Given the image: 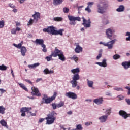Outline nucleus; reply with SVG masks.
<instances>
[{
  "mask_svg": "<svg viewBox=\"0 0 130 130\" xmlns=\"http://www.w3.org/2000/svg\"><path fill=\"white\" fill-rule=\"evenodd\" d=\"M57 115V113L54 111H53L51 113H49L47 115V117H46V118H40L39 119V123H42L45 119L47 120L46 124L48 125H51L54 123V121L56 119V116Z\"/></svg>",
  "mask_w": 130,
  "mask_h": 130,
  "instance_id": "obj_1",
  "label": "nucleus"
},
{
  "mask_svg": "<svg viewBox=\"0 0 130 130\" xmlns=\"http://www.w3.org/2000/svg\"><path fill=\"white\" fill-rule=\"evenodd\" d=\"M54 57H57L58 56L59 57V59L60 60L62 61H66V57L63 54V52L61 50H59L58 48H56L55 49V50H54Z\"/></svg>",
  "mask_w": 130,
  "mask_h": 130,
  "instance_id": "obj_2",
  "label": "nucleus"
},
{
  "mask_svg": "<svg viewBox=\"0 0 130 130\" xmlns=\"http://www.w3.org/2000/svg\"><path fill=\"white\" fill-rule=\"evenodd\" d=\"M57 96V92H54V95L51 97H48L47 95L44 94V97L42 98V100L45 101V104H50L53 102V101L55 100Z\"/></svg>",
  "mask_w": 130,
  "mask_h": 130,
  "instance_id": "obj_3",
  "label": "nucleus"
},
{
  "mask_svg": "<svg viewBox=\"0 0 130 130\" xmlns=\"http://www.w3.org/2000/svg\"><path fill=\"white\" fill-rule=\"evenodd\" d=\"M80 79V76L78 73L73 75L72 77V80L70 81V83L72 85V88H75L77 86V81Z\"/></svg>",
  "mask_w": 130,
  "mask_h": 130,
  "instance_id": "obj_4",
  "label": "nucleus"
},
{
  "mask_svg": "<svg viewBox=\"0 0 130 130\" xmlns=\"http://www.w3.org/2000/svg\"><path fill=\"white\" fill-rule=\"evenodd\" d=\"M116 41V39L112 40L107 43H104L102 42H100L99 43L100 45H103L105 47H107L109 50L112 49L113 47V45L115 44V42Z\"/></svg>",
  "mask_w": 130,
  "mask_h": 130,
  "instance_id": "obj_5",
  "label": "nucleus"
},
{
  "mask_svg": "<svg viewBox=\"0 0 130 130\" xmlns=\"http://www.w3.org/2000/svg\"><path fill=\"white\" fill-rule=\"evenodd\" d=\"M68 20L70 21V22H69L70 25H76L75 21H78L80 22L81 18L79 17H75L72 15H68Z\"/></svg>",
  "mask_w": 130,
  "mask_h": 130,
  "instance_id": "obj_6",
  "label": "nucleus"
},
{
  "mask_svg": "<svg viewBox=\"0 0 130 130\" xmlns=\"http://www.w3.org/2000/svg\"><path fill=\"white\" fill-rule=\"evenodd\" d=\"M108 7V4H104L103 6L101 5H98V12L100 13V14H103L106 11L107 8Z\"/></svg>",
  "mask_w": 130,
  "mask_h": 130,
  "instance_id": "obj_7",
  "label": "nucleus"
},
{
  "mask_svg": "<svg viewBox=\"0 0 130 130\" xmlns=\"http://www.w3.org/2000/svg\"><path fill=\"white\" fill-rule=\"evenodd\" d=\"M55 27L53 26H49L48 28H45L43 29V32L48 33L49 34H52L54 35V31H55Z\"/></svg>",
  "mask_w": 130,
  "mask_h": 130,
  "instance_id": "obj_8",
  "label": "nucleus"
},
{
  "mask_svg": "<svg viewBox=\"0 0 130 130\" xmlns=\"http://www.w3.org/2000/svg\"><path fill=\"white\" fill-rule=\"evenodd\" d=\"M31 90L32 91L31 92V94H32V96H36L38 97L41 96L42 95L40 93L39 89L37 87H36L35 86L32 87Z\"/></svg>",
  "mask_w": 130,
  "mask_h": 130,
  "instance_id": "obj_9",
  "label": "nucleus"
},
{
  "mask_svg": "<svg viewBox=\"0 0 130 130\" xmlns=\"http://www.w3.org/2000/svg\"><path fill=\"white\" fill-rule=\"evenodd\" d=\"M82 20L83 22V23H82V25H83L85 28H90V27H91V22L90 18L87 20L84 18V17H82Z\"/></svg>",
  "mask_w": 130,
  "mask_h": 130,
  "instance_id": "obj_10",
  "label": "nucleus"
},
{
  "mask_svg": "<svg viewBox=\"0 0 130 130\" xmlns=\"http://www.w3.org/2000/svg\"><path fill=\"white\" fill-rule=\"evenodd\" d=\"M32 110L31 107H22L21 109L20 112L21 114L22 117H25L26 116V112H29Z\"/></svg>",
  "mask_w": 130,
  "mask_h": 130,
  "instance_id": "obj_11",
  "label": "nucleus"
},
{
  "mask_svg": "<svg viewBox=\"0 0 130 130\" xmlns=\"http://www.w3.org/2000/svg\"><path fill=\"white\" fill-rule=\"evenodd\" d=\"M65 96L72 100H76L77 99V94L73 92H66V93H65Z\"/></svg>",
  "mask_w": 130,
  "mask_h": 130,
  "instance_id": "obj_12",
  "label": "nucleus"
},
{
  "mask_svg": "<svg viewBox=\"0 0 130 130\" xmlns=\"http://www.w3.org/2000/svg\"><path fill=\"white\" fill-rule=\"evenodd\" d=\"M119 115L124 119H126L127 118L130 117V114H127V112L124 110H120L119 111Z\"/></svg>",
  "mask_w": 130,
  "mask_h": 130,
  "instance_id": "obj_13",
  "label": "nucleus"
},
{
  "mask_svg": "<svg viewBox=\"0 0 130 130\" xmlns=\"http://www.w3.org/2000/svg\"><path fill=\"white\" fill-rule=\"evenodd\" d=\"M40 14L39 12H35V14H34L32 17H34L33 20L34 21L35 23H38L39 19H40Z\"/></svg>",
  "mask_w": 130,
  "mask_h": 130,
  "instance_id": "obj_14",
  "label": "nucleus"
},
{
  "mask_svg": "<svg viewBox=\"0 0 130 130\" xmlns=\"http://www.w3.org/2000/svg\"><path fill=\"white\" fill-rule=\"evenodd\" d=\"M74 51L77 54L82 52L83 48L79 45V43H76V47L74 49Z\"/></svg>",
  "mask_w": 130,
  "mask_h": 130,
  "instance_id": "obj_15",
  "label": "nucleus"
},
{
  "mask_svg": "<svg viewBox=\"0 0 130 130\" xmlns=\"http://www.w3.org/2000/svg\"><path fill=\"white\" fill-rule=\"evenodd\" d=\"M108 118V115H102L99 117V120H100V123H105L107 121Z\"/></svg>",
  "mask_w": 130,
  "mask_h": 130,
  "instance_id": "obj_16",
  "label": "nucleus"
},
{
  "mask_svg": "<svg viewBox=\"0 0 130 130\" xmlns=\"http://www.w3.org/2000/svg\"><path fill=\"white\" fill-rule=\"evenodd\" d=\"M96 64L99 66L101 67L106 68L107 66L106 59H103L102 62H96Z\"/></svg>",
  "mask_w": 130,
  "mask_h": 130,
  "instance_id": "obj_17",
  "label": "nucleus"
},
{
  "mask_svg": "<svg viewBox=\"0 0 130 130\" xmlns=\"http://www.w3.org/2000/svg\"><path fill=\"white\" fill-rule=\"evenodd\" d=\"M121 66L123 67L124 70H127L130 68V61H124L122 62Z\"/></svg>",
  "mask_w": 130,
  "mask_h": 130,
  "instance_id": "obj_18",
  "label": "nucleus"
},
{
  "mask_svg": "<svg viewBox=\"0 0 130 130\" xmlns=\"http://www.w3.org/2000/svg\"><path fill=\"white\" fill-rule=\"evenodd\" d=\"M35 43L36 44L41 46V47L42 46L44 47L45 45L44 40L41 39H37L35 41Z\"/></svg>",
  "mask_w": 130,
  "mask_h": 130,
  "instance_id": "obj_19",
  "label": "nucleus"
},
{
  "mask_svg": "<svg viewBox=\"0 0 130 130\" xmlns=\"http://www.w3.org/2000/svg\"><path fill=\"white\" fill-rule=\"evenodd\" d=\"M113 31L111 29L108 28L106 30V34L108 39L111 40V37L112 36Z\"/></svg>",
  "mask_w": 130,
  "mask_h": 130,
  "instance_id": "obj_20",
  "label": "nucleus"
},
{
  "mask_svg": "<svg viewBox=\"0 0 130 130\" xmlns=\"http://www.w3.org/2000/svg\"><path fill=\"white\" fill-rule=\"evenodd\" d=\"M103 102V99L102 98H99L93 100V103L96 105H101Z\"/></svg>",
  "mask_w": 130,
  "mask_h": 130,
  "instance_id": "obj_21",
  "label": "nucleus"
},
{
  "mask_svg": "<svg viewBox=\"0 0 130 130\" xmlns=\"http://www.w3.org/2000/svg\"><path fill=\"white\" fill-rule=\"evenodd\" d=\"M20 50H21L20 52L21 53V55L23 57L25 56L26 53L27 51L26 48L25 46H22Z\"/></svg>",
  "mask_w": 130,
  "mask_h": 130,
  "instance_id": "obj_22",
  "label": "nucleus"
},
{
  "mask_svg": "<svg viewBox=\"0 0 130 130\" xmlns=\"http://www.w3.org/2000/svg\"><path fill=\"white\" fill-rule=\"evenodd\" d=\"M64 30L63 29H60L58 30L55 29V31L54 32V35H60L62 36L63 35V32H64Z\"/></svg>",
  "mask_w": 130,
  "mask_h": 130,
  "instance_id": "obj_23",
  "label": "nucleus"
},
{
  "mask_svg": "<svg viewBox=\"0 0 130 130\" xmlns=\"http://www.w3.org/2000/svg\"><path fill=\"white\" fill-rule=\"evenodd\" d=\"M54 51L52 52L51 55L49 56H47L46 57V59L47 60L48 62L50 61L52 59V57H54Z\"/></svg>",
  "mask_w": 130,
  "mask_h": 130,
  "instance_id": "obj_24",
  "label": "nucleus"
},
{
  "mask_svg": "<svg viewBox=\"0 0 130 130\" xmlns=\"http://www.w3.org/2000/svg\"><path fill=\"white\" fill-rule=\"evenodd\" d=\"M125 10L124 6L123 5H120L119 8L116 9L117 12H123Z\"/></svg>",
  "mask_w": 130,
  "mask_h": 130,
  "instance_id": "obj_25",
  "label": "nucleus"
},
{
  "mask_svg": "<svg viewBox=\"0 0 130 130\" xmlns=\"http://www.w3.org/2000/svg\"><path fill=\"white\" fill-rule=\"evenodd\" d=\"M44 73L45 75L51 74L54 73V71L51 70L49 71L47 68H46L44 70Z\"/></svg>",
  "mask_w": 130,
  "mask_h": 130,
  "instance_id": "obj_26",
  "label": "nucleus"
},
{
  "mask_svg": "<svg viewBox=\"0 0 130 130\" xmlns=\"http://www.w3.org/2000/svg\"><path fill=\"white\" fill-rule=\"evenodd\" d=\"M71 73H72L73 74L80 73V68H77L76 69H73L71 70Z\"/></svg>",
  "mask_w": 130,
  "mask_h": 130,
  "instance_id": "obj_27",
  "label": "nucleus"
},
{
  "mask_svg": "<svg viewBox=\"0 0 130 130\" xmlns=\"http://www.w3.org/2000/svg\"><path fill=\"white\" fill-rule=\"evenodd\" d=\"M23 45V41H22L20 43L18 44V45L16 44H13V46L17 48V49H20L22 47V45Z\"/></svg>",
  "mask_w": 130,
  "mask_h": 130,
  "instance_id": "obj_28",
  "label": "nucleus"
},
{
  "mask_svg": "<svg viewBox=\"0 0 130 130\" xmlns=\"http://www.w3.org/2000/svg\"><path fill=\"white\" fill-rule=\"evenodd\" d=\"M39 65H40L39 63H36L32 65H28V67L30 69H34V68L39 66Z\"/></svg>",
  "mask_w": 130,
  "mask_h": 130,
  "instance_id": "obj_29",
  "label": "nucleus"
},
{
  "mask_svg": "<svg viewBox=\"0 0 130 130\" xmlns=\"http://www.w3.org/2000/svg\"><path fill=\"white\" fill-rule=\"evenodd\" d=\"M19 86L21 88H22L23 90H24L25 91L28 92V89L26 87V86L23 84V83H20Z\"/></svg>",
  "mask_w": 130,
  "mask_h": 130,
  "instance_id": "obj_30",
  "label": "nucleus"
},
{
  "mask_svg": "<svg viewBox=\"0 0 130 130\" xmlns=\"http://www.w3.org/2000/svg\"><path fill=\"white\" fill-rule=\"evenodd\" d=\"M5 108L3 106H0V114L4 115L5 114Z\"/></svg>",
  "mask_w": 130,
  "mask_h": 130,
  "instance_id": "obj_31",
  "label": "nucleus"
},
{
  "mask_svg": "<svg viewBox=\"0 0 130 130\" xmlns=\"http://www.w3.org/2000/svg\"><path fill=\"white\" fill-rule=\"evenodd\" d=\"M64 105V102L61 101L59 103V104H57V108H59L63 107Z\"/></svg>",
  "mask_w": 130,
  "mask_h": 130,
  "instance_id": "obj_32",
  "label": "nucleus"
},
{
  "mask_svg": "<svg viewBox=\"0 0 130 130\" xmlns=\"http://www.w3.org/2000/svg\"><path fill=\"white\" fill-rule=\"evenodd\" d=\"M7 69V67L5 66L4 64L0 65V71H6Z\"/></svg>",
  "mask_w": 130,
  "mask_h": 130,
  "instance_id": "obj_33",
  "label": "nucleus"
},
{
  "mask_svg": "<svg viewBox=\"0 0 130 130\" xmlns=\"http://www.w3.org/2000/svg\"><path fill=\"white\" fill-rule=\"evenodd\" d=\"M93 82L92 81H90L87 79V85L89 88H92L93 87Z\"/></svg>",
  "mask_w": 130,
  "mask_h": 130,
  "instance_id": "obj_34",
  "label": "nucleus"
},
{
  "mask_svg": "<svg viewBox=\"0 0 130 130\" xmlns=\"http://www.w3.org/2000/svg\"><path fill=\"white\" fill-rule=\"evenodd\" d=\"M63 0H54V5H60L62 4Z\"/></svg>",
  "mask_w": 130,
  "mask_h": 130,
  "instance_id": "obj_35",
  "label": "nucleus"
},
{
  "mask_svg": "<svg viewBox=\"0 0 130 130\" xmlns=\"http://www.w3.org/2000/svg\"><path fill=\"white\" fill-rule=\"evenodd\" d=\"M63 18L62 17H54V21H55V22H61Z\"/></svg>",
  "mask_w": 130,
  "mask_h": 130,
  "instance_id": "obj_36",
  "label": "nucleus"
},
{
  "mask_svg": "<svg viewBox=\"0 0 130 130\" xmlns=\"http://www.w3.org/2000/svg\"><path fill=\"white\" fill-rule=\"evenodd\" d=\"M0 124H1V125L4 127L7 126V122H6L4 119H2L0 121Z\"/></svg>",
  "mask_w": 130,
  "mask_h": 130,
  "instance_id": "obj_37",
  "label": "nucleus"
},
{
  "mask_svg": "<svg viewBox=\"0 0 130 130\" xmlns=\"http://www.w3.org/2000/svg\"><path fill=\"white\" fill-rule=\"evenodd\" d=\"M78 59L79 58L78 57L76 56V55H73V57H71V60H74V61H75V62L76 63Z\"/></svg>",
  "mask_w": 130,
  "mask_h": 130,
  "instance_id": "obj_38",
  "label": "nucleus"
},
{
  "mask_svg": "<svg viewBox=\"0 0 130 130\" xmlns=\"http://www.w3.org/2000/svg\"><path fill=\"white\" fill-rule=\"evenodd\" d=\"M113 90H116L117 91H123V88H122L121 87H115L113 88Z\"/></svg>",
  "mask_w": 130,
  "mask_h": 130,
  "instance_id": "obj_39",
  "label": "nucleus"
},
{
  "mask_svg": "<svg viewBox=\"0 0 130 130\" xmlns=\"http://www.w3.org/2000/svg\"><path fill=\"white\" fill-rule=\"evenodd\" d=\"M5 25V21L4 20L0 21V28H4Z\"/></svg>",
  "mask_w": 130,
  "mask_h": 130,
  "instance_id": "obj_40",
  "label": "nucleus"
},
{
  "mask_svg": "<svg viewBox=\"0 0 130 130\" xmlns=\"http://www.w3.org/2000/svg\"><path fill=\"white\" fill-rule=\"evenodd\" d=\"M113 59L117 60L120 58V56L118 54H115L113 56Z\"/></svg>",
  "mask_w": 130,
  "mask_h": 130,
  "instance_id": "obj_41",
  "label": "nucleus"
},
{
  "mask_svg": "<svg viewBox=\"0 0 130 130\" xmlns=\"http://www.w3.org/2000/svg\"><path fill=\"white\" fill-rule=\"evenodd\" d=\"M76 129L77 130H83V127L81 124H78L76 126Z\"/></svg>",
  "mask_w": 130,
  "mask_h": 130,
  "instance_id": "obj_42",
  "label": "nucleus"
},
{
  "mask_svg": "<svg viewBox=\"0 0 130 130\" xmlns=\"http://www.w3.org/2000/svg\"><path fill=\"white\" fill-rule=\"evenodd\" d=\"M33 23H35V21L34 19L31 18L28 22V25H30V26H31V25H33Z\"/></svg>",
  "mask_w": 130,
  "mask_h": 130,
  "instance_id": "obj_43",
  "label": "nucleus"
},
{
  "mask_svg": "<svg viewBox=\"0 0 130 130\" xmlns=\"http://www.w3.org/2000/svg\"><path fill=\"white\" fill-rule=\"evenodd\" d=\"M63 12H64V13L67 14L69 12V9L67 7H65V8H63Z\"/></svg>",
  "mask_w": 130,
  "mask_h": 130,
  "instance_id": "obj_44",
  "label": "nucleus"
},
{
  "mask_svg": "<svg viewBox=\"0 0 130 130\" xmlns=\"http://www.w3.org/2000/svg\"><path fill=\"white\" fill-rule=\"evenodd\" d=\"M52 107H53V110H56L57 108V104L56 105L55 103H52Z\"/></svg>",
  "mask_w": 130,
  "mask_h": 130,
  "instance_id": "obj_45",
  "label": "nucleus"
},
{
  "mask_svg": "<svg viewBox=\"0 0 130 130\" xmlns=\"http://www.w3.org/2000/svg\"><path fill=\"white\" fill-rule=\"evenodd\" d=\"M117 98L118 99L119 101H122L124 100V97L122 95H119L117 96Z\"/></svg>",
  "mask_w": 130,
  "mask_h": 130,
  "instance_id": "obj_46",
  "label": "nucleus"
},
{
  "mask_svg": "<svg viewBox=\"0 0 130 130\" xmlns=\"http://www.w3.org/2000/svg\"><path fill=\"white\" fill-rule=\"evenodd\" d=\"M90 7L87 6V7L85 8V11L87 12V13H91V10L90 9Z\"/></svg>",
  "mask_w": 130,
  "mask_h": 130,
  "instance_id": "obj_47",
  "label": "nucleus"
},
{
  "mask_svg": "<svg viewBox=\"0 0 130 130\" xmlns=\"http://www.w3.org/2000/svg\"><path fill=\"white\" fill-rule=\"evenodd\" d=\"M42 47L43 48L42 50L43 52L44 53H46L47 52V50L46 49V45H44V46H42Z\"/></svg>",
  "mask_w": 130,
  "mask_h": 130,
  "instance_id": "obj_48",
  "label": "nucleus"
},
{
  "mask_svg": "<svg viewBox=\"0 0 130 130\" xmlns=\"http://www.w3.org/2000/svg\"><path fill=\"white\" fill-rule=\"evenodd\" d=\"M24 81H25L26 82H27V83H28L31 84V85H33V83H32V82L30 80H28V79H25L24 80Z\"/></svg>",
  "mask_w": 130,
  "mask_h": 130,
  "instance_id": "obj_49",
  "label": "nucleus"
},
{
  "mask_svg": "<svg viewBox=\"0 0 130 130\" xmlns=\"http://www.w3.org/2000/svg\"><path fill=\"white\" fill-rule=\"evenodd\" d=\"M102 56V53H99L98 55L96 56V60H99Z\"/></svg>",
  "mask_w": 130,
  "mask_h": 130,
  "instance_id": "obj_50",
  "label": "nucleus"
},
{
  "mask_svg": "<svg viewBox=\"0 0 130 130\" xmlns=\"http://www.w3.org/2000/svg\"><path fill=\"white\" fill-rule=\"evenodd\" d=\"M94 3L93 2H88V3H87V7H89L90 8H91V6H93Z\"/></svg>",
  "mask_w": 130,
  "mask_h": 130,
  "instance_id": "obj_51",
  "label": "nucleus"
},
{
  "mask_svg": "<svg viewBox=\"0 0 130 130\" xmlns=\"http://www.w3.org/2000/svg\"><path fill=\"white\" fill-rule=\"evenodd\" d=\"M111 110H112L111 108H110V109H109L106 110V112H107V114H108V115H110Z\"/></svg>",
  "mask_w": 130,
  "mask_h": 130,
  "instance_id": "obj_52",
  "label": "nucleus"
},
{
  "mask_svg": "<svg viewBox=\"0 0 130 130\" xmlns=\"http://www.w3.org/2000/svg\"><path fill=\"white\" fill-rule=\"evenodd\" d=\"M92 124V122H86L84 124H85V126H88L91 125Z\"/></svg>",
  "mask_w": 130,
  "mask_h": 130,
  "instance_id": "obj_53",
  "label": "nucleus"
},
{
  "mask_svg": "<svg viewBox=\"0 0 130 130\" xmlns=\"http://www.w3.org/2000/svg\"><path fill=\"white\" fill-rule=\"evenodd\" d=\"M0 91H1V93L2 94H4L5 92H6V90L2 88H0Z\"/></svg>",
  "mask_w": 130,
  "mask_h": 130,
  "instance_id": "obj_54",
  "label": "nucleus"
},
{
  "mask_svg": "<svg viewBox=\"0 0 130 130\" xmlns=\"http://www.w3.org/2000/svg\"><path fill=\"white\" fill-rule=\"evenodd\" d=\"M125 102L127 103V105H130V99H125Z\"/></svg>",
  "mask_w": 130,
  "mask_h": 130,
  "instance_id": "obj_55",
  "label": "nucleus"
},
{
  "mask_svg": "<svg viewBox=\"0 0 130 130\" xmlns=\"http://www.w3.org/2000/svg\"><path fill=\"white\" fill-rule=\"evenodd\" d=\"M16 31H16V29H13L12 30L11 33H12V34H16Z\"/></svg>",
  "mask_w": 130,
  "mask_h": 130,
  "instance_id": "obj_56",
  "label": "nucleus"
},
{
  "mask_svg": "<svg viewBox=\"0 0 130 130\" xmlns=\"http://www.w3.org/2000/svg\"><path fill=\"white\" fill-rule=\"evenodd\" d=\"M9 6H10V7L11 8H12V9H14V8H15L14 5L12 4H11V3L9 4Z\"/></svg>",
  "mask_w": 130,
  "mask_h": 130,
  "instance_id": "obj_57",
  "label": "nucleus"
},
{
  "mask_svg": "<svg viewBox=\"0 0 130 130\" xmlns=\"http://www.w3.org/2000/svg\"><path fill=\"white\" fill-rule=\"evenodd\" d=\"M41 81H42V78H38L36 80V82L38 83Z\"/></svg>",
  "mask_w": 130,
  "mask_h": 130,
  "instance_id": "obj_58",
  "label": "nucleus"
},
{
  "mask_svg": "<svg viewBox=\"0 0 130 130\" xmlns=\"http://www.w3.org/2000/svg\"><path fill=\"white\" fill-rule=\"evenodd\" d=\"M29 113L31 114L32 116H35L36 115V113H32L31 111H29Z\"/></svg>",
  "mask_w": 130,
  "mask_h": 130,
  "instance_id": "obj_59",
  "label": "nucleus"
},
{
  "mask_svg": "<svg viewBox=\"0 0 130 130\" xmlns=\"http://www.w3.org/2000/svg\"><path fill=\"white\" fill-rule=\"evenodd\" d=\"M60 128H61V129H63V130H67V128H64V127L63 126V125H61L60 126Z\"/></svg>",
  "mask_w": 130,
  "mask_h": 130,
  "instance_id": "obj_60",
  "label": "nucleus"
},
{
  "mask_svg": "<svg viewBox=\"0 0 130 130\" xmlns=\"http://www.w3.org/2000/svg\"><path fill=\"white\" fill-rule=\"evenodd\" d=\"M11 74L12 75L13 78H14L15 76H14V74L13 70L12 69H11Z\"/></svg>",
  "mask_w": 130,
  "mask_h": 130,
  "instance_id": "obj_61",
  "label": "nucleus"
},
{
  "mask_svg": "<svg viewBox=\"0 0 130 130\" xmlns=\"http://www.w3.org/2000/svg\"><path fill=\"white\" fill-rule=\"evenodd\" d=\"M126 36H128V37H130V32H127L126 33Z\"/></svg>",
  "mask_w": 130,
  "mask_h": 130,
  "instance_id": "obj_62",
  "label": "nucleus"
},
{
  "mask_svg": "<svg viewBox=\"0 0 130 130\" xmlns=\"http://www.w3.org/2000/svg\"><path fill=\"white\" fill-rule=\"evenodd\" d=\"M126 41H130V37L126 38Z\"/></svg>",
  "mask_w": 130,
  "mask_h": 130,
  "instance_id": "obj_63",
  "label": "nucleus"
},
{
  "mask_svg": "<svg viewBox=\"0 0 130 130\" xmlns=\"http://www.w3.org/2000/svg\"><path fill=\"white\" fill-rule=\"evenodd\" d=\"M16 31H20L21 28H20L19 27H17L16 28Z\"/></svg>",
  "mask_w": 130,
  "mask_h": 130,
  "instance_id": "obj_64",
  "label": "nucleus"
}]
</instances>
